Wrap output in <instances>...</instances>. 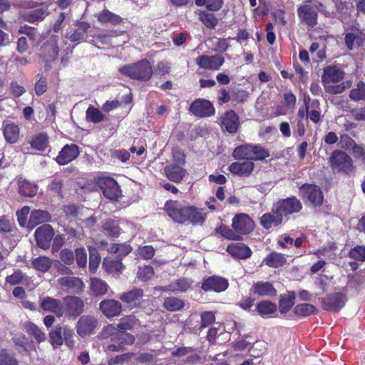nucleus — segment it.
I'll return each mask as SVG.
<instances>
[{
	"instance_id": "9",
	"label": "nucleus",
	"mask_w": 365,
	"mask_h": 365,
	"mask_svg": "<svg viewBox=\"0 0 365 365\" xmlns=\"http://www.w3.org/2000/svg\"><path fill=\"white\" fill-rule=\"evenodd\" d=\"M95 182L101 190L103 195L113 201L117 200L121 195L118 182L110 177L101 176L96 178Z\"/></svg>"
},
{
	"instance_id": "32",
	"label": "nucleus",
	"mask_w": 365,
	"mask_h": 365,
	"mask_svg": "<svg viewBox=\"0 0 365 365\" xmlns=\"http://www.w3.org/2000/svg\"><path fill=\"white\" fill-rule=\"evenodd\" d=\"M250 292L254 294L261 297H273L277 295V289L269 282L259 281L255 282L250 289Z\"/></svg>"
},
{
	"instance_id": "43",
	"label": "nucleus",
	"mask_w": 365,
	"mask_h": 365,
	"mask_svg": "<svg viewBox=\"0 0 365 365\" xmlns=\"http://www.w3.org/2000/svg\"><path fill=\"white\" fill-rule=\"evenodd\" d=\"M295 299L294 292H289L287 295L281 296L279 300V309L281 314H287L294 306Z\"/></svg>"
},
{
	"instance_id": "25",
	"label": "nucleus",
	"mask_w": 365,
	"mask_h": 365,
	"mask_svg": "<svg viewBox=\"0 0 365 365\" xmlns=\"http://www.w3.org/2000/svg\"><path fill=\"white\" fill-rule=\"evenodd\" d=\"M2 132L7 143L14 144L17 143L20 137V128L14 122L4 120L2 124Z\"/></svg>"
},
{
	"instance_id": "36",
	"label": "nucleus",
	"mask_w": 365,
	"mask_h": 365,
	"mask_svg": "<svg viewBox=\"0 0 365 365\" xmlns=\"http://www.w3.org/2000/svg\"><path fill=\"white\" fill-rule=\"evenodd\" d=\"M48 14L47 8H38L24 14L22 19L29 23L36 24L42 21Z\"/></svg>"
},
{
	"instance_id": "27",
	"label": "nucleus",
	"mask_w": 365,
	"mask_h": 365,
	"mask_svg": "<svg viewBox=\"0 0 365 365\" xmlns=\"http://www.w3.org/2000/svg\"><path fill=\"white\" fill-rule=\"evenodd\" d=\"M103 267L106 272L113 276H118L125 269V266L122 263L121 257H106L103 261Z\"/></svg>"
},
{
	"instance_id": "59",
	"label": "nucleus",
	"mask_w": 365,
	"mask_h": 365,
	"mask_svg": "<svg viewBox=\"0 0 365 365\" xmlns=\"http://www.w3.org/2000/svg\"><path fill=\"white\" fill-rule=\"evenodd\" d=\"M101 256L96 249L89 250V270L91 273H95L101 262Z\"/></svg>"
},
{
	"instance_id": "62",
	"label": "nucleus",
	"mask_w": 365,
	"mask_h": 365,
	"mask_svg": "<svg viewBox=\"0 0 365 365\" xmlns=\"http://www.w3.org/2000/svg\"><path fill=\"white\" fill-rule=\"evenodd\" d=\"M349 257L353 259L364 262L365 261V246L357 245L351 249L349 252Z\"/></svg>"
},
{
	"instance_id": "60",
	"label": "nucleus",
	"mask_w": 365,
	"mask_h": 365,
	"mask_svg": "<svg viewBox=\"0 0 365 365\" xmlns=\"http://www.w3.org/2000/svg\"><path fill=\"white\" fill-rule=\"evenodd\" d=\"M0 365H19V363L14 354L9 353L6 349H1L0 351Z\"/></svg>"
},
{
	"instance_id": "54",
	"label": "nucleus",
	"mask_w": 365,
	"mask_h": 365,
	"mask_svg": "<svg viewBox=\"0 0 365 365\" xmlns=\"http://www.w3.org/2000/svg\"><path fill=\"white\" fill-rule=\"evenodd\" d=\"M87 120L93 123H98L104 120L105 115L98 108L89 106L86 112Z\"/></svg>"
},
{
	"instance_id": "57",
	"label": "nucleus",
	"mask_w": 365,
	"mask_h": 365,
	"mask_svg": "<svg viewBox=\"0 0 365 365\" xmlns=\"http://www.w3.org/2000/svg\"><path fill=\"white\" fill-rule=\"evenodd\" d=\"M349 97L356 101L365 100V83L362 81L359 82L356 88L351 90Z\"/></svg>"
},
{
	"instance_id": "13",
	"label": "nucleus",
	"mask_w": 365,
	"mask_h": 365,
	"mask_svg": "<svg viewBox=\"0 0 365 365\" xmlns=\"http://www.w3.org/2000/svg\"><path fill=\"white\" fill-rule=\"evenodd\" d=\"M189 111L198 118H208L215 115L213 104L205 98H197L191 104Z\"/></svg>"
},
{
	"instance_id": "63",
	"label": "nucleus",
	"mask_w": 365,
	"mask_h": 365,
	"mask_svg": "<svg viewBox=\"0 0 365 365\" xmlns=\"http://www.w3.org/2000/svg\"><path fill=\"white\" fill-rule=\"evenodd\" d=\"M75 259L79 267H86L87 264V254L84 247H78L74 252Z\"/></svg>"
},
{
	"instance_id": "20",
	"label": "nucleus",
	"mask_w": 365,
	"mask_h": 365,
	"mask_svg": "<svg viewBox=\"0 0 365 365\" xmlns=\"http://www.w3.org/2000/svg\"><path fill=\"white\" fill-rule=\"evenodd\" d=\"M98 320L93 316L83 315L80 317L76 324V331L81 336L91 334L98 325Z\"/></svg>"
},
{
	"instance_id": "26",
	"label": "nucleus",
	"mask_w": 365,
	"mask_h": 365,
	"mask_svg": "<svg viewBox=\"0 0 365 365\" xmlns=\"http://www.w3.org/2000/svg\"><path fill=\"white\" fill-rule=\"evenodd\" d=\"M226 251L234 258L246 259L252 255L251 249L242 242L230 243Z\"/></svg>"
},
{
	"instance_id": "29",
	"label": "nucleus",
	"mask_w": 365,
	"mask_h": 365,
	"mask_svg": "<svg viewBox=\"0 0 365 365\" xmlns=\"http://www.w3.org/2000/svg\"><path fill=\"white\" fill-rule=\"evenodd\" d=\"M96 16L98 22L102 25L117 26L123 22V17L110 11L108 9H103Z\"/></svg>"
},
{
	"instance_id": "16",
	"label": "nucleus",
	"mask_w": 365,
	"mask_h": 365,
	"mask_svg": "<svg viewBox=\"0 0 365 365\" xmlns=\"http://www.w3.org/2000/svg\"><path fill=\"white\" fill-rule=\"evenodd\" d=\"M255 222L247 214L240 213L236 215L232 221V227L237 235H248L255 228Z\"/></svg>"
},
{
	"instance_id": "47",
	"label": "nucleus",
	"mask_w": 365,
	"mask_h": 365,
	"mask_svg": "<svg viewBox=\"0 0 365 365\" xmlns=\"http://www.w3.org/2000/svg\"><path fill=\"white\" fill-rule=\"evenodd\" d=\"M252 145H241L236 147L232 153V156L236 160H252Z\"/></svg>"
},
{
	"instance_id": "8",
	"label": "nucleus",
	"mask_w": 365,
	"mask_h": 365,
	"mask_svg": "<svg viewBox=\"0 0 365 365\" xmlns=\"http://www.w3.org/2000/svg\"><path fill=\"white\" fill-rule=\"evenodd\" d=\"M145 294L143 289L133 287L131 289L120 294L119 299L130 310L133 309H143L146 307L147 300L144 299Z\"/></svg>"
},
{
	"instance_id": "31",
	"label": "nucleus",
	"mask_w": 365,
	"mask_h": 365,
	"mask_svg": "<svg viewBox=\"0 0 365 365\" xmlns=\"http://www.w3.org/2000/svg\"><path fill=\"white\" fill-rule=\"evenodd\" d=\"M18 192L24 197H33L38 192V185L34 182H31L26 178L20 177L17 180Z\"/></svg>"
},
{
	"instance_id": "2",
	"label": "nucleus",
	"mask_w": 365,
	"mask_h": 365,
	"mask_svg": "<svg viewBox=\"0 0 365 365\" xmlns=\"http://www.w3.org/2000/svg\"><path fill=\"white\" fill-rule=\"evenodd\" d=\"M163 210L175 222L179 224L202 225L206 219V214L201 209L184 205L178 200H167Z\"/></svg>"
},
{
	"instance_id": "10",
	"label": "nucleus",
	"mask_w": 365,
	"mask_h": 365,
	"mask_svg": "<svg viewBox=\"0 0 365 365\" xmlns=\"http://www.w3.org/2000/svg\"><path fill=\"white\" fill-rule=\"evenodd\" d=\"M348 297L344 292H332L322 299V308L327 312H339L346 304Z\"/></svg>"
},
{
	"instance_id": "5",
	"label": "nucleus",
	"mask_w": 365,
	"mask_h": 365,
	"mask_svg": "<svg viewBox=\"0 0 365 365\" xmlns=\"http://www.w3.org/2000/svg\"><path fill=\"white\" fill-rule=\"evenodd\" d=\"M329 163L333 171L338 173L350 175L355 170L352 158L345 151L334 150L329 158Z\"/></svg>"
},
{
	"instance_id": "40",
	"label": "nucleus",
	"mask_w": 365,
	"mask_h": 365,
	"mask_svg": "<svg viewBox=\"0 0 365 365\" xmlns=\"http://www.w3.org/2000/svg\"><path fill=\"white\" fill-rule=\"evenodd\" d=\"M108 288L109 286L105 281L97 277L91 279L90 289L96 297L105 295Z\"/></svg>"
},
{
	"instance_id": "21",
	"label": "nucleus",
	"mask_w": 365,
	"mask_h": 365,
	"mask_svg": "<svg viewBox=\"0 0 365 365\" xmlns=\"http://www.w3.org/2000/svg\"><path fill=\"white\" fill-rule=\"evenodd\" d=\"M79 148L76 144L65 145L56 158V163L60 165H66L79 155Z\"/></svg>"
},
{
	"instance_id": "18",
	"label": "nucleus",
	"mask_w": 365,
	"mask_h": 365,
	"mask_svg": "<svg viewBox=\"0 0 365 365\" xmlns=\"http://www.w3.org/2000/svg\"><path fill=\"white\" fill-rule=\"evenodd\" d=\"M38 304L43 311L53 313L57 317H61L64 315L63 304L59 299L49 296L41 297H39Z\"/></svg>"
},
{
	"instance_id": "19",
	"label": "nucleus",
	"mask_w": 365,
	"mask_h": 365,
	"mask_svg": "<svg viewBox=\"0 0 365 365\" xmlns=\"http://www.w3.org/2000/svg\"><path fill=\"white\" fill-rule=\"evenodd\" d=\"M99 309L107 318L118 317L123 312V306L120 302L113 299H103L99 303Z\"/></svg>"
},
{
	"instance_id": "38",
	"label": "nucleus",
	"mask_w": 365,
	"mask_h": 365,
	"mask_svg": "<svg viewBox=\"0 0 365 365\" xmlns=\"http://www.w3.org/2000/svg\"><path fill=\"white\" fill-rule=\"evenodd\" d=\"M58 252V263H62V268L65 271V272H68L67 271L71 272V269L66 266H71L74 264L75 262V255L74 252L69 248H63Z\"/></svg>"
},
{
	"instance_id": "28",
	"label": "nucleus",
	"mask_w": 365,
	"mask_h": 365,
	"mask_svg": "<svg viewBox=\"0 0 365 365\" xmlns=\"http://www.w3.org/2000/svg\"><path fill=\"white\" fill-rule=\"evenodd\" d=\"M344 76V72L336 66H329L324 68L322 81L324 85L331 83H338Z\"/></svg>"
},
{
	"instance_id": "35",
	"label": "nucleus",
	"mask_w": 365,
	"mask_h": 365,
	"mask_svg": "<svg viewBox=\"0 0 365 365\" xmlns=\"http://www.w3.org/2000/svg\"><path fill=\"white\" fill-rule=\"evenodd\" d=\"M262 262L269 267L278 268L286 264L287 259L284 255L272 251L264 258Z\"/></svg>"
},
{
	"instance_id": "41",
	"label": "nucleus",
	"mask_w": 365,
	"mask_h": 365,
	"mask_svg": "<svg viewBox=\"0 0 365 365\" xmlns=\"http://www.w3.org/2000/svg\"><path fill=\"white\" fill-rule=\"evenodd\" d=\"M33 267L41 272H47L52 266V260L47 256H39L31 260Z\"/></svg>"
},
{
	"instance_id": "24",
	"label": "nucleus",
	"mask_w": 365,
	"mask_h": 365,
	"mask_svg": "<svg viewBox=\"0 0 365 365\" xmlns=\"http://www.w3.org/2000/svg\"><path fill=\"white\" fill-rule=\"evenodd\" d=\"M255 168L252 161L246 160L244 162H234L229 166L230 172L235 175L242 178H247L252 175Z\"/></svg>"
},
{
	"instance_id": "15",
	"label": "nucleus",
	"mask_w": 365,
	"mask_h": 365,
	"mask_svg": "<svg viewBox=\"0 0 365 365\" xmlns=\"http://www.w3.org/2000/svg\"><path fill=\"white\" fill-rule=\"evenodd\" d=\"M225 58L221 54L200 55L195 58V63L200 68L209 71H219L225 63Z\"/></svg>"
},
{
	"instance_id": "22",
	"label": "nucleus",
	"mask_w": 365,
	"mask_h": 365,
	"mask_svg": "<svg viewBox=\"0 0 365 365\" xmlns=\"http://www.w3.org/2000/svg\"><path fill=\"white\" fill-rule=\"evenodd\" d=\"M76 29L73 31H71L70 33L66 34V38L72 43H76V44L79 43L81 41H87L89 40H86V34L89 29L91 28V24L87 21H77L75 24Z\"/></svg>"
},
{
	"instance_id": "14",
	"label": "nucleus",
	"mask_w": 365,
	"mask_h": 365,
	"mask_svg": "<svg viewBox=\"0 0 365 365\" xmlns=\"http://www.w3.org/2000/svg\"><path fill=\"white\" fill-rule=\"evenodd\" d=\"M228 287L229 282L226 278L218 275H212L203 278L201 289L205 292L220 293L225 291Z\"/></svg>"
},
{
	"instance_id": "23",
	"label": "nucleus",
	"mask_w": 365,
	"mask_h": 365,
	"mask_svg": "<svg viewBox=\"0 0 365 365\" xmlns=\"http://www.w3.org/2000/svg\"><path fill=\"white\" fill-rule=\"evenodd\" d=\"M59 284L67 292L80 294L84 287V283L81 279L77 277H63L58 280Z\"/></svg>"
},
{
	"instance_id": "55",
	"label": "nucleus",
	"mask_w": 365,
	"mask_h": 365,
	"mask_svg": "<svg viewBox=\"0 0 365 365\" xmlns=\"http://www.w3.org/2000/svg\"><path fill=\"white\" fill-rule=\"evenodd\" d=\"M223 0H195V4L198 6L205 5L206 8L211 11H217L223 6Z\"/></svg>"
},
{
	"instance_id": "52",
	"label": "nucleus",
	"mask_w": 365,
	"mask_h": 365,
	"mask_svg": "<svg viewBox=\"0 0 365 365\" xmlns=\"http://www.w3.org/2000/svg\"><path fill=\"white\" fill-rule=\"evenodd\" d=\"M192 283V279L190 278L180 277L173 282L174 292H186L191 288Z\"/></svg>"
},
{
	"instance_id": "51",
	"label": "nucleus",
	"mask_w": 365,
	"mask_h": 365,
	"mask_svg": "<svg viewBox=\"0 0 365 365\" xmlns=\"http://www.w3.org/2000/svg\"><path fill=\"white\" fill-rule=\"evenodd\" d=\"M215 233L230 240H238L240 239V236L237 235L236 232H235L233 229H230L225 225H221L218 227L215 228Z\"/></svg>"
},
{
	"instance_id": "7",
	"label": "nucleus",
	"mask_w": 365,
	"mask_h": 365,
	"mask_svg": "<svg viewBox=\"0 0 365 365\" xmlns=\"http://www.w3.org/2000/svg\"><path fill=\"white\" fill-rule=\"evenodd\" d=\"M325 12L324 5L316 1L313 5L306 4L297 8V15L300 21L305 25L314 27L318 23V12Z\"/></svg>"
},
{
	"instance_id": "11",
	"label": "nucleus",
	"mask_w": 365,
	"mask_h": 365,
	"mask_svg": "<svg viewBox=\"0 0 365 365\" xmlns=\"http://www.w3.org/2000/svg\"><path fill=\"white\" fill-rule=\"evenodd\" d=\"M241 125L239 115L232 109L223 113L220 117V126L223 132L235 135Z\"/></svg>"
},
{
	"instance_id": "46",
	"label": "nucleus",
	"mask_w": 365,
	"mask_h": 365,
	"mask_svg": "<svg viewBox=\"0 0 365 365\" xmlns=\"http://www.w3.org/2000/svg\"><path fill=\"white\" fill-rule=\"evenodd\" d=\"M163 307L168 312H177L180 311L184 308L185 302L183 300L178 297H168L165 298Z\"/></svg>"
},
{
	"instance_id": "50",
	"label": "nucleus",
	"mask_w": 365,
	"mask_h": 365,
	"mask_svg": "<svg viewBox=\"0 0 365 365\" xmlns=\"http://www.w3.org/2000/svg\"><path fill=\"white\" fill-rule=\"evenodd\" d=\"M199 19L205 26L210 29H214L218 24V19L212 13L201 11L199 14Z\"/></svg>"
},
{
	"instance_id": "17",
	"label": "nucleus",
	"mask_w": 365,
	"mask_h": 365,
	"mask_svg": "<svg viewBox=\"0 0 365 365\" xmlns=\"http://www.w3.org/2000/svg\"><path fill=\"white\" fill-rule=\"evenodd\" d=\"M34 237L37 246L42 250H47L54 237V230L49 224H43L36 230Z\"/></svg>"
},
{
	"instance_id": "42",
	"label": "nucleus",
	"mask_w": 365,
	"mask_h": 365,
	"mask_svg": "<svg viewBox=\"0 0 365 365\" xmlns=\"http://www.w3.org/2000/svg\"><path fill=\"white\" fill-rule=\"evenodd\" d=\"M24 328L28 334L32 336L37 343L39 344L46 340L45 333L34 323L27 322L25 324Z\"/></svg>"
},
{
	"instance_id": "61",
	"label": "nucleus",
	"mask_w": 365,
	"mask_h": 365,
	"mask_svg": "<svg viewBox=\"0 0 365 365\" xmlns=\"http://www.w3.org/2000/svg\"><path fill=\"white\" fill-rule=\"evenodd\" d=\"M154 275V269L150 265H145L139 267L138 272V278L142 282H147Z\"/></svg>"
},
{
	"instance_id": "30",
	"label": "nucleus",
	"mask_w": 365,
	"mask_h": 365,
	"mask_svg": "<svg viewBox=\"0 0 365 365\" xmlns=\"http://www.w3.org/2000/svg\"><path fill=\"white\" fill-rule=\"evenodd\" d=\"M164 173L169 180L180 183L185 177L187 171L182 165L173 163L165 167Z\"/></svg>"
},
{
	"instance_id": "33",
	"label": "nucleus",
	"mask_w": 365,
	"mask_h": 365,
	"mask_svg": "<svg viewBox=\"0 0 365 365\" xmlns=\"http://www.w3.org/2000/svg\"><path fill=\"white\" fill-rule=\"evenodd\" d=\"M29 143L32 149L44 152L49 146V136L45 132L36 133L31 137Z\"/></svg>"
},
{
	"instance_id": "6",
	"label": "nucleus",
	"mask_w": 365,
	"mask_h": 365,
	"mask_svg": "<svg viewBox=\"0 0 365 365\" xmlns=\"http://www.w3.org/2000/svg\"><path fill=\"white\" fill-rule=\"evenodd\" d=\"M299 195L305 204L317 208L324 202V193L322 189L315 184L304 183L299 187Z\"/></svg>"
},
{
	"instance_id": "56",
	"label": "nucleus",
	"mask_w": 365,
	"mask_h": 365,
	"mask_svg": "<svg viewBox=\"0 0 365 365\" xmlns=\"http://www.w3.org/2000/svg\"><path fill=\"white\" fill-rule=\"evenodd\" d=\"M36 82L34 85V91L38 96H42L48 89L47 79L42 74L38 73L36 76Z\"/></svg>"
},
{
	"instance_id": "12",
	"label": "nucleus",
	"mask_w": 365,
	"mask_h": 365,
	"mask_svg": "<svg viewBox=\"0 0 365 365\" xmlns=\"http://www.w3.org/2000/svg\"><path fill=\"white\" fill-rule=\"evenodd\" d=\"M64 314L69 318L79 317L85 309L84 301L76 296H66L63 298Z\"/></svg>"
},
{
	"instance_id": "49",
	"label": "nucleus",
	"mask_w": 365,
	"mask_h": 365,
	"mask_svg": "<svg viewBox=\"0 0 365 365\" xmlns=\"http://www.w3.org/2000/svg\"><path fill=\"white\" fill-rule=\"evenodd\" d=\"M41 49L48 61H53L58 56L59 48L56 43L45 44L41 47Z\"/></svg>"
},
{
	"instance_id": "34",
	"label": "nucleus",
	"mask_w": 365,
	"mask_h": 365,
	"mask_svg": "<svg viewBox=\"0 0 365 365\" xmlns=\"http://www.w3.org/2000/svg\"><path fill=\"white\" fill-rule=\"evenodd\" d=\"M51 221V215L47 210H34L30 213L28 227L34 228L37 225Z\"/></svg>"
},
{
	"instance_id": "44",
	"label": "nucleus",
	"mask_w": 365,
	"mask_h": 365,
	"mask_svg": "<svg viewBox=\"0 0 365 365\" xmlns=\"http://www.w3.org/2000/svg\"><path fill=\"white\" fill-rule=\"evenodd\" d=\"M138 319L133 315H127L121 318L120 322L115 326L117 331H125L132 330L138 324Z\"/></svg>"
},
{
	"instance_id": "53",
	"label": "nucleus",
	"mask_w": 365,
	"mask_h": 365,
	"mask_svg": "<svg viewBox=\"0 0 365 365\" xmlns=\"http://www.w3.org/2000/svg\"><path fill=\"white\" fill-rule=\"evenodd\" d=\"M269 151L267 148L262 147L260 145H252L251 161H262L269 157Z\"/></svg>"
},
{
	"instance_id": "3",
	"label": "nucleus",
	"mask_w": 365,
	"mask_h": 365,
	"mask_svg": "<svg viewBox=\"0 0 365 365\" xmlns=\"http://www.w3.org/2000/svg\"><path fill=\"white\" fill-rule=\"evenodd\" d=\"M118 71L124 76L143 82L150 81L153 75V66L145 58L125 65L119 68Z\"/></svg>"
},
{
	"instance_id": "4",
	"label": "nucleus",
	"mask_w": 365,
	"mask_h": 365,
	"mask_svg": "<svg viewBox=\"0 0 365 365\" xmlns=\"http://www.w3.org/2000/svg\"><path fill=\"white\" fill-rule=\"evenodd\" d=\"M117 329L115 328L114 324H108L104 329V334L110 336L113 342L108 346V349L110 351H123L127 346L132 345L135 340L133 334L125 331H117Z\"/></svg>"
},
{
	"instance_id": "48",
	"label": "nucleus",
	"mask_w": 365,
	"mask_h": 365,
	"mask_svg": "<svg viewBox=\"0 0 365 365\" xmlns=\"http://www.w3.org/2000/svg\"><path fill=\"white\" fill-rule=\"evenodd\" d=\"M102 228L109 237L117 238L120 235V227L114 220L108 219L106 220L102 225Z\"/></svg>"
},
{
	"instance_id": "39",
	"label": "nucleus",
	"mask_w": 365,
	"mask_h": 365,
	"mask_svg": "<svg viewBox=\"0 0 365 365\" xmlns=\"http://www.w3.org/2000/svg\"><path fill=\"white\" fill-rule=\"evenodd\" d=\"M293 312L297 317L304 318L317 314L318 313V310L314 305L304 303L297 304L293 309Z\"/></svg>"
},
{
	"instance_id": "58",
	"label": "nucleus",
	"mask_w": 365,
	"mask_h": 365,
	"mask_svg": "<svg viewBox=\"0 0 365 365\" xmlns=\"http://www.w3.org/2000/svg\"><path fill=\"white\" fill-rule=\"evenodd\" d=\"M24 278V274L21 269H14V272L6 277L5 282L10 286H15L21 284Z\"/></svg>"
},
{
	"instance_id": "64",
	"label": "nucleus",
	"mask_w": 365,
	"mask_h": 365,
	"mask_svg": "<svg viewBox=\"0 0 365 365\" xmlns=\"http://www.w3.org/2000/svg\"><path fill=\"white\" fill-rule=\"evenodd\" d=\"M201 324L200 326V329L202 330L212 324L215 321V316L212 312H203L200 314Z\"/></svg>"
},
{
	"instance_id": "45",
	"label": "nucleus",
	"mask_w": 365,
	"mask_h": 365,
	"mask_svg": "<svg viewBox=\"0 0 365 365\" xmlns=\"http://www.w3.org/2000/svg\"><path fill=\"white\" fill-rule=\"evenodd\" d=\"M277 307L276 304L268 300L259 302L256 305L257 313L262 317L272 314L277 312Z\"/></svg>"
},
{
	"instance_id": "37",
	"label": "nucleus",
	"mask_w": 365,
	"mask_h": 365,
	"mask_svg": "<svg viewBox=\"0 0 365 365\" xmlns=\"http://www.w3.org/2000/svg\"><path fill=\"white\" fill-rule=\"evenodd\" d=\"M64 326L56 325L48 333L49 342L53 349H57L63 344Z\"/></svg>"
},
{
	"instance_id": "1",
	"label": "nucleus",
	"mask_w": 365,
	"mask_h": 365,
	"mask_svg": "<svg viewBox=\"0 0 365 365\" xmlns=\"http://www.w3.org/2000/svg\"><path fill=\"white\" fill-rule=\"evenodd\" d=\"M302 209V202L294 195L279 199L273 203L270 212H266L260 217L259 224L265 230L279 227L284 218L288 220Z\"/></svg>"
}]
</instances>
